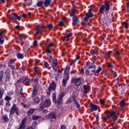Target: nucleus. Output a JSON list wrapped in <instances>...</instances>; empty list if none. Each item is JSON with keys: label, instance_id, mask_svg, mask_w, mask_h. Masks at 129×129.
Wrapping results in <instances>:
<instances>
[{"label": "nucleus", "instance_id": "obj_63", "mask_svg": "<svg viewBox=\"0 0 129 129\" xmlns=\"http://www.w3.org/2000/svg\"><path fill=\"white\" fill-rule=\"evenodd\" d=\"M53 46V43H50L49 45H48V46L49 47H52Z\"/></svg>", "mask_w": 129, "mask_h": 129}, {"label": "nucleus", "instance_id": "obj_43", "mask_svg": "<svg viewBox=\"0 0 129 129\" xmlns=\"http://www.w3.org/2000/svg\"><path fill=\"white\" fill-rule=\"evenodd\" d=\"M3 119L5 121H8L9 120V118L6 116V115H4L3 116Z\"/></svg>", "mask_w": 129, "mask_h": 129}, {"label": "nucleus", "instance_id": "obj_52", "mask_svg": "<svg viewBox=\"0 0 129 129\" xmlns=\"http://www.w3.org/2000/svg\"><path fill=\"white\" fill-rule=\"evenodd\" d=\"M100 102L101 104H104L105 102H104V100L101 99L100 100Z\"/></svg>", "mask_w": 129, "mask_h": 129}, {"label": "nucleus", "instance_id": "obj_61", "mask_svg": "<svg viewBox=\"0 0 129 129\" xmlns=\"http://www.w3.org/2000/svg\"><path fill=\"white\" fill-rule=\"evenodd\" d=\"M43 113H47V112H48V111H47V110H44L43 111Z\"/></svg>", "mask_w": 129, "mask_h": 129}, {"label": "nucleus", "instance_id": "obj_19", "mask_svg": "<svg viewBox=\"0 0 129 129\" xmlns=\"http://www.w3.org/2000/svg\"><path fill=\"white\" fill-rule=\"evenodd\" d=\"M51 4V0H46L44 2V7L48 8Z\"/></svg>", "mask_w": 129, "mask_h": 129}, {"label": "nucleus", "instance_id": "obj_55", "mask_svg": "<svg viewBox=\"0 0 129 129\" xmlns=\"http://www.w3.org/2000/svg\"><path fill=\"white\" fill-rule=\"evenodd\" d=\"M107 118H108V117H107V116H106L105 117H104L103 120L105 121H106V120H107Z\"/></svg>", "mask_w": 129, "mask_h": 129}, {"label": "nucleus", "instance_id": "obj_15", "mask_svg": "<svg viewBox=\"0 0 129 129\" xmlns=\"http://www.w3.org/2000/svg\"><path fill=\"white\" fill-rule=\"evenodd\" d=\"M72 36V33H69L67 36H64L62 40L63 41H68L69 40V37Z\"/></svg>", "mask_w": 129, "mask_h": 129}, {"label": "nucleus", "instance_id": "obj_1", "mask_svg": "<svg viewBox=\"0 0 129 129\" xmlns=\"http://www.w3.org/2000/svg\"><path fill=\"white\" fill-rule=\"evenodd\" d=\"M69 70H70V67L69 66H67L64 70V74H66V79H64L62 80V84L63 86H66V83H67L68 79H69Z\"/></svg>", "mask_w": 129, "mask_h": 129}, {"label": "nucleus", "instance_id": "obj_22", "mask_svg": "<svg viewBox=\"0 0 129 129\" xmlns=\"http://www.w3.org/2000/svg\"><path fill=\"white\" fill-rule=\"evenodd\" d=\"M75 82H76V85L77 86H79V85L81 84V79H80V78H78L76 80Z\"/></svg>", "mask_w": 129, "mask_h": 129}, {"label": "nucleus", "instance_id": "obj_49", "mask_svg": "<svg viewBox=\"0 0 129 129\" xmlns=\"http://www.w3.org/2000/svg\"><path fill=\"white\" fill-rule=\"evenodd\" d=\"M48 66H49V63H48V62L45 61L44 62V67H45V68H47Z\"/></svg>", "mask_w": 129, "mask_h": 129}, {"label": "nucleus", "instance_id": "obj_37", "mask_svg": "<svg viewBox=\"0 0 129 129\" xmlns=\"http://www.w3.org/2000/svg\"><path fill=\"white\" fill-rule=\"evenodd\" d=\"M43 4L42 2L40 1L37 3L36 5L37 7H42V6H43Z\"/></svg>", "mask_w": 129, "mask_h": 129}, {"label": "nucleus", "instance_id": "obj_5", "mask_svg": "<svg viewBox=\"0 0 129 129\" xmlns=\"http://www.w3.org/2000/svg\"><path fill=\"white\" fill-rule=\"evenodd\" d=\"M105 9L106 11H109V4H108V3L106 2L105 4V5H101L100 9H99V13H101V14H102V12H103V10Z\"/></svg>", "mask_w": 129, "mask_h": 129}, {"label": "nucleus", "instance_id": "obj_33", "mask_svg": "<svg viewBox=\"0 0 129 129\" xmlns=\"http://www.w3.org/2000/svg\"><path fill=\"white\" fill-rule=\"evenodd\" d=\"M11 99H12V98H11V97L9 96H6L5 98V100H6V101H7V102L10 101Z\"/></svg>", "mask_w": 129, "mask_h": 129}, {"label": "nucleus", "instance_id": "obj_30", "mask_svg": "<svg viewBox=\"0 0 129 129\" xmlns=\"http://www.w3.org/2000/svg\"><path fill=\"white\" fill-rule=\"evenodd\" d=\"M71 13H70V16L73 17L74 15H75V10H74V8H72L71 10Z\"/></svg>", "mask_w": 129, "mask_h": 129}, {"label": "nucleus", "instance_id": "obj_16", "mask_svg": "<svg viewBox=\"0 0 129 129\" xmlns=\"http://www.w3.org/2000/svg\"><path fill=\"white\" fill-rule=\"evenodd\" d=\"M40 102V99L38 97H36L33 99V103L34 104H38Z\"/></svg>", "mask_w": 129, "mask_h": 129}, {"label": "nucleus", "instance_id": "obj_54", "mask_svg": "<svg viewBox=\"0 0 129 129\" xmlns=\"http://www.w3.org/2000/svg\"><path fill=\"white\" fill-rule=\"evenodd\" d=\"M60 129H66V127L64 125H61Z\"/></svg>", "mask_w": 129, "mask_h": 129}, {"label": "nucleus", "instance_id": "obj_34", "mask_svg": "<svg viewBox=\"0 0 129 129\" xmlns=\"http://www.w3.org/2000/svg\"><path fill=\"white\" fill-rule=\"evenodd\" d=\"M57 103H58V105L62 104V103H63V99H61V98H59L58 101Z\"/></svg>", "mask_w": 129, "mask_h": 129}, {"label": "nucleus", "instance_id": "obj_27", "mask_svg": "<svg viewBox=\"0 0 129 129\" xmlns=\"http://www.w3.org/2000/svg\"><path fill=\"white\" fill-rule=\"evenodd\" d=\"M90 53L92 56H94V55H97V51L96 50H92L90 51Z\"/></svg>", "mask_w": 129, "mask_h": 129}, {"label": "nucleus", "instance_id": "obj_40", "mask_svg": "<svg viewBox=\"0 0 129 129\" xmlns=\"http://www.w3.org/2000/svg\"><path fill=\"white\" fill-rule=\"evenodd\" d=\"M111 54V51H108L105 54V57H109Z\"/></svg>", "mask_w": 129, "mask_h": 129}, {"label": "nucleus", "instance_id": "obj_36", "mask_svg": "<svg viewBox=\"0 0 129 129\" xmlns=\"http://www.w3.org/2000/svg\"><path fill=\"white\" fill-rule=\"evenodd\" d=\"M64 95H65V93L64 92L61 93L59 95V98L63 99V97H64Z\"/></svg>", "mask_w": 129, "mask_h": 129}, {"label": "nucleus", "instance_id": "obj_26", "mask_svg": "<svg viewBox=\"0 0 129 129\" xmlns=\"http://www.w3.org/2000/svg\"><path fill=\"white\" fill-rule=\"evenodd\" d=\"M52 101L54 102V103H56V93H55L52 94Z\"/></svg>", "mask_w": 129, "mask_h": 129}, {"label": "nucleus", "instance_id": "obj_24", "mask_svg": "<svg viewBox=\"0 0 129 129\" xmlns=\"http://www.w3.org/2000/svg\"><path fill=\"white\" fill-rule=\"evenodd\" d=\"M73 24L76 25L78 23V19L76 16H75L73 18Z\"/></svg>", "mask_w": 129, "mask_h": 129}, {"label": "nucleus", "instance_id": "obj_59", "mask_svg": "<svg viewBox=\"0 0 129 129\" xmlns=\"http://www.w3.org/2000/svg\"><path fill=\"white\" fill-rule=\"evenodd\" d=\"M52 27H53V25H52V24H49L48 25L49 29H51V28H52Z\"/></svg>", "mask_w": 129, "mask_h": 129}, {"label": "nucleus", "instance_id": "obj_47", "mask_svg": "<svg viewBox=\"0 0 129 129\" xmlns=\"http://www.w3.org/2000/svg\"><path fill=\"white\" fill-rule=\"evenodd\" d=\"M102 69L101 68H99L95 72L96 73H99L101 71Z\"/></svg>", "mask_w": 129, "mask_h": 129}, {"label": "nucleus", "instance_id": "obj_35", "mask_svg": "<svg viewBox=\"0 0 129 129\" xmlns=\"http://www.w3.org/2000/svg\"><path fill=\"white\" fill-rule=\"evenodd\" d=\"M80 58V54H78V55L76 56V59L73 61V62L75 63V62H76V61H77V60H78Z\"/></svg>", "mask_w": 129, "mask_h": 129}, {"label": "nucleus", "instance_id": "obj_45", "mask_svg": "<svg viewBox=\"0 0 129 129\" xmlns=\"http://www.w3.org/2000/svg\"><path fill=\"white\" fill-rule=\"evenodd\" d=\"M19 40L20 42H22L23 41V35H22L21 34H20L19 36Z\"/></svg>", "mask_w": 129, "mask_h": 129}, {"label": "nucleus", "instance_id": "obj_56", "mask_svg": "<svg viewBox=\"0 0 129 129\" xmlns=\"http://www.w3.org/2000/svg\"><path fill=\"white\" fill-rule=\"evenodd\" d=\"M38 42L37 41V40H35L33 42V45H34V46L37 45Z\"/></svg>", "mask_w": 129, "mask_h": 129}, {"label": "nucleus", "instance_id": "obj_29", "mask_svg": "<svg viewBox=\"0 0 129 129\" xmlns=\"http://www.w3.org/2000/svg\"><path fill=\"white\" fill-rule=\"evenodd\" d=\"M35 111V109H31L27 112L28 115H30V114H32L33 112Z\"/></svg>", "mask_w": 129, "mask_h": 129}, {"label": "nucleus", "instance_id": "obj_46", "mask_svg": "<svg viewBox=\"0 0 129 129\" xmlns=\"http://www.w3.org/2000/svg\"><path fill=\"white\" fill-rule=\"evenodd\" d=\"M14 61L13 60H10L9 62V66L10 67V66H12L13 64H14Z\"/></svg>", "mask_w": 129, "mask_h": 129}, {"label": "nucleus", "instance_id": "obj_32", "mask_svg": "<svg viewBox=\"0 0 129 129\" xmlns=\"http://www.w3.org/2000/svg\"><path fill=\"white\" fill-rule=\"evenodd\" d=\"M108 68H109V69H110V70H111V69H112V68H113V64L110 63H108Z\"/></svg>", "mask_w": 129, "mask_h": 129}, {"label": "nucleus", "instance_id": "obj_6", "mask_svg": "<svg viewBox=\"0 0 129 129\" xmlns=\"http://www.w3.org/2000/svg\"><path fill=\"white\" fill-rule=\"evenodd\" d=\"M16 112L17 115H19V109L17 108V105L16 104H14L11 108L10 111V114H14Z\"/></svg>", "mask_w": 129, "mask_h": 129}, {"label": "nucleus", "instance_id": "obj_8", "mask_svg": "<svg viewBox=\"0 0 129 129\" xmlns=\"http://www.w3.org/2000/svg\"><path fill=\"white\" fill-rule=\"evenodd\" d=\"M86 65L89 69H94V70L92 71L93 73L95 72V68H96V67L95 66V65H94V64H93L91 62H87Z\"/></svg>", "mask_w": 129, "mask_h": 129}, {"label": "nucleus", "instance_id": "obj_31", "mask_svg": "<svg viewBox=\"0 0 129 129\" xmlns=\"http://www.w3.org/2000/svg\"><path fill=\"white\" fill-rule=\"evenodd\" d=\"M120 55V52L119 51H114V56L115 57H118Z\"/></svg>", "mask_w": 129, "mask_h": 129}, {"label": "nucleus", "instance_id": "obj_42", "mask_svg": "<svg viewBox=\"0 0 129 129\" xmlns=\"http://www.w3.org/2000/svg\"><path fill=\"white\" fill-rule=\"evenodd\" d=\"M120 105L122 108V107H123V106H124V101L123 100L121 101L120 103Z\"/></svg>", "mask_w": 129, "mask_h": 129}, {"label": "nucleus", "instance_id": "obj_7", "mask_svg": "<svg viewBox=\"0 0 129 129\" xmlns=\"http://www.w3.org/2000/svg\"><path fill=\"white\" fill-rule=\"evenodd\" d=\"M10 20L11 21H17V20H21V17H19L17 14L15 13L12 14L10 17Z\"/></svg>", "mask_w": 129, "mask_h": 129}, {"label": "nucleus", "instance_id": "obj_62", "mask_svg": "<svg viewBox=\"0 0 129 129\" xmlns=\"http://www.w3.org/2000/svg\"><path fill=\"white\" fill-rule=\"evenodd\" d=\"M10 67H11V69H12L13 70H15V67H14V66H10Z\"/></svg>", "mask_w": 129, "mask_h": 129}, {"label": "nucleus", "instance_id": "obj_50", "mask_svg": "<svg viewBox=\"0 0 129 129\" xmlns=\"http://www.w3.org/2000/svg\"><path fill=\"white\" fill-rule=\"evenodd\" d=\"M6 106H8V107H10L11 106V103H10V101L7 102Z\"/></svg>", "mask_w": 129, "mask_h": 129}, {"label": "nucleus", "instance_id": "obj_58", "mask_svg": "<svg viewBox=\"0 0 129 129\" xmlns=\"http://www.w3.org/2000/svg\"><path fill=\"white\" fill-rule=\"evenodd\" d=\"M85 74H86V75H89V72L87 70L85 72Z\"/></svg>", "mask_w": 129, "mask_h": 129}, {"label": "nucleus", "instance_id": "obj_9", "mask_svg": "<svg viewBox=\"0 0 129 129\" xmlns=\"http://www.w3.org/2000/svg\"><path fill=\"white\" fill-rule=\"evenodd\" d=\"M86 17L84 18V21L85 22H88V20L90 18H92L93 17V14L91 13L90 11L86 13Z\"/></svg>", "mask_w": 129, "mask_h": 129}, {"label": "nucleus", "instance_id": "obj_48", "mask_svg": "<svg viewBox=\"0 0 129 129\" xmlns=\"http://www.w3.org/2000/svg\"><path fill=\"white\" fill-rule=\"evenodd\" d=\"M34 70L36 74H39V71H38V69L37 68H34Z\"/></svg>", "mask_w": 129, "mask_h": 129}, {"label": "nucleus", "instance_id": "obj_12", "mask_svg": "<svg viewBox=\"0 0 129 129\" xmlns=\"http://www.w3.org/2000/svg\"><path fill=\"white\" fill-rule=\"evenodd\" d=\"M56 84H50L48 87V90L51 91V90H56Z\"/></svg>", "mask_w": 129, "mask_h": 129}, {"label": "nucleus", "instance_id": "obj_13", "mask_svg": "<svg viewBox=\"0 0 129 129\" xmlns=\"http://www.w3.org/2000/svg\"><path fill=\"white\" fill-rule=\"evenodd\" d=\"M46 117H47L48 119H51V118L56 119V115H55V114L53 112L50 113L48 115L46 116Z\"/></svg>", "mask_w": 129, "mask_h": 129}, {"label": "nucleus", "instance_id": "obj_25", "mask_svg": "<svg viewBox=\"0 0 129 129\" xmlns=\"http://www.w3.org/2000/svg\"><path fill=\"white\" fill-rule=\"evenodd\" d=\"M36 95H37V91H36V88L34 87V90L32 92V97H35V96H36Z\"/></svg>", "mask_w": 129, "mask_h": 129}, {"label": "nucleus", "instance_id": "obj_20", "mask_svg": "<svg viewBox=\"0 0 129 129\" xmlns=\"http://www.w3.org/2000/svg\"><path fill=\"white\" fill-rule=\"evenodd\" d=\"M32 0H25V3H24V5L25 6H28V7L29 6H31V5H32Z\"/></svg>", "mask_w": 129, "mask_h": 129}, {"label": "nucleus", "instance_id": "obj_23", "mask_svg": "<svg viewBox=\"0 0 129 129\" xmlns=\"http://www.w3.org/2000/svg\"><path fill=\"white\" fill-rule=\"evenodd\" d=\"M5 74H6V79L7 80H10V71L9 70H7L5 72Z\"/></svg>", "mask_w": 129, "mask_h": 129}, {"label": "nucleus", "instance_id": "obj_57", "mask_svg": "<svg viewBox=\"0 0 129 129\" xmlns=\"http://www.w3.org/2000/svg\"><path fill=\"white\" fill-rule=\"evenodd\" d=\"M50 91H50V90H48V91H47V95H50V94H51V92Z\"/></svg>", "mask_w": 129, "mask_h": 129}, {"label": "nucleus", "instance_id": "obj_18", "mask_svg": "<svg viewBox=\"0 0 129 129\" xmlns=\"http://www.w3.org/2000/svg\"><path fill=\"white\" fill-rule=\"evenodd\" d=\"M83 88H84L85 93H88V92H89V90L90 89L89 88V87H88L86 85H84L83 86Z\"/></svg>", "mask_w": 129, "mask_h": 129}, {"label": "nucleus", "instance_id": "obj_14", "mask_svg": "<svg viewBox=\"0 0 129 129\" xmlns=\"http://www.w3.org/2000/svg\"><path fill=\"white\" fill-rule=\"evenodd\" d=\"M35 29L36 30V32L35 33V36H37V35H38V34H39V33H41V31L42 30V27H41V26H38L35 28Z\"/></svg>", "mask_w": 129, "mask_h": 129}, {"label": "nucleus", "instance_id": "obj_4", "mask_svg": "<svg viewBox=\"0 0 129 129\" xmlns=\"http://www.w3.org/2000/svg\"><path fill=\"white\" fill-rule=\"evenodd\" d=\"M72 101H74L75 104H76V106H77V108H78V109H80V104H79V103L77 102V101H76V100L75 99V98H74V97H71L66 102V104H68V103H70L71 102H72Z\"/></svg>", "mask_w": 129, "mask_h": 129}, {"label": "nucleus", "instance_id": "obj_3", "mask_svg": "<svg viewBox=\"0 0 129 129\" xmlns=\"http://www.w3.org/2000/svg\"><path fill=\"white\" fill-rule=\"evenodd\" d=\"M106 114L107 117H110V116L112 117V118L114 119V121H116V120L117 118H118V116L115 114V112L114 111L110 112L109 111H107Z\"/></svg>", "mask_w": 129, "mask_h": 129}, {"label": "nucleus", "instance_id": "obj_51", "mask_svg": "<svg viewBox=\"0 0 129 129\" xmlns=\"http://www.w3.org/2000/svg\"><path fill=\"white\" fill-rule=\"evenodd\" d=\"M4 104V100L1 99L0 100V106L1 105H3Z\"/></svg>", "mask_w": 129, "mask_h": 129}, {"label": "nucleus", "instance_id": "obj_2", "mask_svg": "<svg viewBox=\"0 0 129 129\" xmlns=\"http://www.w3.org/2000/svg\"><path fill=\"white\" fill-rule=\"evenodd\" d=\"M51 106V100L50 99H46L44 103H40L39 110L42 111L45 107H49Z\"/></svg>", "mask_w": 129, "mask_h": 129}, {"label": "nucleus", "instance_id": "obj_11", "mask_svg": "<svg viewBox=\"0 0 129 129\" xmlns=\"http://www.w3.org/2000/svg\"><path fill=\"white\" fill-rule=\"evenodd\" d=\"M89 108L91 110H93L94 111H96V110H97V105H94L92 103H90Z\"/></svg>", "mask_w": 129, "mask_h": 129}, {"label": "nucleus", "instance_id": "obj_53", "mask_svg": "<svg viewBox=\"0 0 129 129\" xmlns=\"http://www.w3.org/2000/svg\"><path fill=\"white\" fill-rule=\"evenodd\" d=\"M46 52L47 53H49V54H51V50H50L49 49H46Z\"/></svg>", "mask_w": 129, "mask_h": 129}, {"label": "nucleus", "instance_id": "obj_39", "mask_svg": "<svg viewBox=\"0 0 129 129\" xmlns=\"http://www.w3.org/2000/svg\"><path fill=\"white\" fill-rule=\"evenodd\" d=\"M4 93H5V89L4 88H0V94L4 95Z\"/></svg>", "mask_w": 129, "mask_h": 129}, {"label": "nucleus", "instance_id": "obj_38", "mask_svg": "<svg viewBox=\"0 0 129 129\" xmlns=\"http://www.w3.org/2000/svg\"><path fill=\"white\" fill-rule=\"evenodd\" d=\"M41 117L40 116H33L32 117V119L33 120H37V119H39Z\"/></svg>", "mask_w": 129, "mask_h": 129}, {"label": "nucleus", "instance_id": "obj_17", "mask_svg": "<svg viewBox=\"0 0 129 129\" xmlns=\"http://www.w3.org/2000/svg\"><path fill=\"white\" fill-rule=\"evenodd\" d=\"M23 84H28V83H29V82H30V79H29V78H23Z\"/></svg>", "mask_w": 129, "mask_h": 129}, {"label": "nucleus", "instance_id": "obj_44", "mask_svg": "<svg viewBox=\"0 0 129 129\" xmlns=\"http://www.w3.org/2000/svg\"><path fill=\"white\" fill-rule=\"evenodd\" d=\"M65 20V19H62V20L61 21H60L59 23V26H63V25H64V21Z\"/></svg>", "mask_w": 129, "mask_h": 129}, {"label": "nucleus", "instance_id": "obj_60", "mask_svg": "<svg viewBox=\"0 0 129 129\" xmlns=\"http://www.w3.org/2000/svg\"><path fill=\"white\" fill-rule=\"evenodd\" d=\"M117 74H116V73H114L113 74V77H117Z\"/></svg>", "mask_w": 129, "mask_h": 129}, {"label": "nucleus", "instance_id": "obj_21", "mask_svg": "<svg viewBox=\"0 0 129 129\" xmlns=\"http://www.w3.org/2000/svg\"><path fill=\"white\" fill-rule=\"evenodd\" d=\"M56 66H57V60L56 59H53L52 60V68L56 70Z\"/></svg>", "mask_w": 129, "mask_h": 129}, {"label": "nucleus", "instance_id": "obj_10", "mask_svg": "<svg viewBox=\"0 0 129 129\" xmlns=\"http://www.w3.org/2000/svg\"><path fill=\"white\" fill-rule=\"evenodd\" d=\"M4 37H5V34L4 33V31L0 32V44L2 45L4 44L5 42V39H4Z\"/></svg>", "mask_w": 129, "mask_h": 129}, {"label": "nucleus", "instance_id": "obj_28", "mask_svg": "<svg viewBox=\"0 0 129 129\" xmlns=\"http://www.w3.org/2000/svg\"><path fill=\"white\" fill-rule=\"evenodd\" d=\"M17 57L18 59H23L24 58V55L21 53H17Z\"/></svg>", "mask_w": 129, "mask_h": 129}, {"label": "nucleus", "instance_id": "obj_41", "mask_svg": "<svg viewBox=\"0 0 129 129\" xmlns=\"http://www.w3.org/2000/svg\"><path fill=\"white\" fill-rule=\"evenodd\" d=\"M122 25L123 27H124V28H125V29H127V28H128V25L125 22H123L122 23Z\"/></svg>", "mask_w": 129, "mask_h": 129}, {"label": "nucleus", "instance_id": "obj_64", "mask_svg": "<svg viewBox=\"0 0 129 129\" xmlns=\"http://www.w3.org/2000/svg\"><path fill=\"white\" fill-rule=\"evenodd\" d=\"M127 8L129 9V3L127 4Z\"/></svg>", "mask_w": 129, "mask_h": 129}]
</instances>
